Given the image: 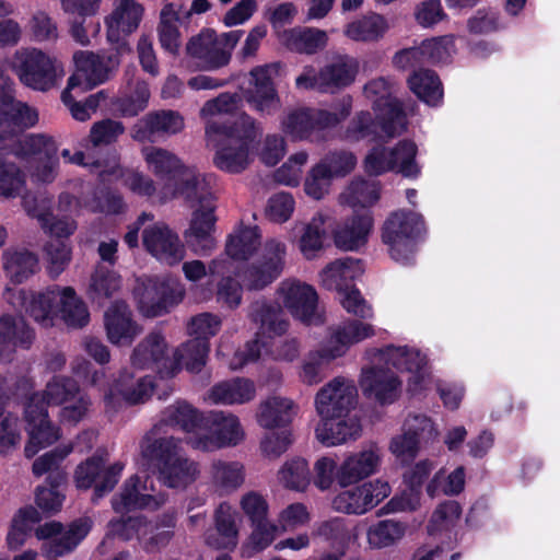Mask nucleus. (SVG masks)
I'll return each instance as SVG.
<instances>
[{
    "instance_id": "nucleus-6",
    "label": "nucleus",
    "mask_w": 560,
    "mask_h": 560,
    "mask_svg": "<svg viewBox=\"0 0 560 560\" xmlns=\"http://www.w3.org/2000/svg\"><path fill=\"white\" fill-rule=\"evenodd\" d=\"M352 98L343 97L334 112L303 107L291 112L283 121L284 131L295 140H319L318 133L335 128L351 114Z\"/></svg>"
},
{
    "instance_id": "nucleus-10",
    "label": "nucleus",
    "mask_w": 560,
    "mask_h": 560,
    "mask_svg": "<svg viewBox=\"0 0 560 560\" xmlns=\"http://www.w3.org/2000/svg\"><path fill=\"white\" fill-rule=\"evenodd\" d=\"M128 51H119L115 45V51L108 54H94L92 51H77L73 55L75 71L69 77L70 88H80L86 92L104 83L118 68L120 57Z\"/></svg>"
},
{
    "instance_id": "nucleus-51",
    "label": "nucleus",
    "mask_w": 560,
    "mask_h": 560,
    "mask_svg": "<svg viewBox=\"0 0 560 560\" xmlns=\"http://www.w3.org/2000/svg\"><path fill=\"white\" fill-rule=\"evenodd\" d=\"M387 22L383 15L371 13L350 22L345 34L355 42H376L387 31Z\"/></svg>"
},
{
    "instance_id": "nucleus-26",
    "label": "nucleus",
    "mask_w": 560,
    "mask_h": 560,
    "mask_svg": "<svg viewBox=\"0 0 560 560\" xmlns=\"http://www.w3.org/2000/svg\"><path fill=\"white\" fill-rule=\"evenodd\" d=\"M210 342L206 338H191L178 348L173 359L164 362L161 378H172L185 368L190 373H199L207 362Z\"/></svg>"
},
{
    "instance_id": "nucleus-54",
    "label": "nucleus",
    "mask_w": 560,
    "mask_h": 560,
    "mask_svg": "<svg viewBox=\"0 0 560 560\" xmlns=\"http://www.w3.org/2000/svg\"><path fill=\"white\" fill-rule=\"evenodd\" d=\"M386 363L401 372L417 373L423 371L427 359L419 350L389 345L383 350Z\"/></svg>"
},
{
    "instance_id": "nucleus-15",
    "label": "nucleus",
    "mask_w": 560,
    "mask_h": 560,
    "mask_svg": "<svg viewBox=\"0 0 560 560\" xmlns=\"http://www.w3.org/2000/svg\"><path fill=\"white\" fill-rule=\"evenodd\" d=\"M244 436L236 416L222 411L208 413L207 427L202 434L192 441V446L201 451H213L238 444Z\"/></svg>"
},
{
    "instance_id": "nucleus-18",
    "label": "nucleus",
    "mask_w": 560,
    "mask_h": 560,
    "mask_svg": "<svg viewBox=\"0 0 560 560\" xmlns=\"http://www.w3.org/2000/svg\"><path fill=\"white\" fill-rule=\"evenodd\" d=\"M186 54L200 71H215L230 63V52L222 49L219 35L212 28H203L190 37Z\"/></svg>"
},
{
    "instance_id": "nucleus-56",
    "label": "nucleus",
    "mask_w": 560,
    "mask_h": 560,
    "mask_svg": "<svg viewBox=\"0 0 560 560\" xmlns=\"http://www.w3.org/2000/svg\"><path fill=\"white\" fill-rule=\"evenodd\" d=\"M91 527L89 518L73 521L67 532L50 541V551L55 556H63L72 551L88 536Z\"/></svg>"
},
{
    "instance_id": "nucleus-16",
    "label": "nucleus",
    "mask_w": 560,
    "mask_h": 560,
    "mask_svg": "<svg viewBox=\"0 0 560 560\" xmlns=\"http://www.w3.org/2000/svg\"><path fill=\"white\" fill-rule=\"evenodd\" d=\"M277 65L256 67L250 71V84L244 93L249 107L260 115H275L281 108V100L272 80Z\"/></svg>"
},
{
    "instance_id": "nucleus-23",
    "label": "nucleus",
    "mask_w": 560,
    "mask_h": 560,
    "mask_svg": "<svg viewBox=\"0 0 560 560\" xmlns=\"http://www.w3.org/2000/svg\"><path fill=\"white\" fill-rule=\"evenodd\" d=\"M360 387L368 399L384 406L398 399L401 381L390 369L371 366L362 371Z\"/></svg>"
},
{
    "instance_id": "nucleus-38",
    "label": "nucleus",
    "mask_w": 560,
    "mask_h": 560,
    "mask_svg": "<svg viewBox=\"0 0 560 560\" xmlns=\"http://www.w3.org/2000/svg\"><path fill=\"white\" fill-rule=\"evenodd\" d=\"M256 394L255 384L248 378L235 377L218 383L210 389V399L215 404L233 405L250 401Z\"/></svg>"
},
{
    "instance_id": "nucleus-49",
    "label": "nucleus",
    "mask_w": 560,
    "mask_h": 560,
    "mask_svg": "<svg viewBox=\"0 0 560 560\" xmlns=\"http://www.w3.org/2000/svg\"><path fill=\"white\" fill-rule=\"evenodd\" d=\"M0 337L3 342L30 349L35 339V331L24 317L4 314L0 317Z\"/></svg>"
},
{
    "instance_id": "nucleus-25",
    "label": "nucleus",
    "mask_w": 560,
    "mask_h": 560,
    "mask_svg": "<svg viewBox=\"0 0 560 560\" xmlns=\"http://www.w3.org/2000/svg\"><path fill=\"white\" fill-rule=\"evenodd\" d=\"M142 243L148 253L168 266L177 265L185 256L184 245L167 226H150L143 230Z\"/></svg>"
},
{
    "instance_id": "nucleus-50",
    "label": "nucleus",
    "mask_w": 560,
    "mask_h": 560,
    "mask_svg": "<svg viewBox=\"0 0 560 560\" xmlns=\"http://www.w3.org/2000/svg\"><path fill=\"white\" fill-rule=\"evenodd\" d=\"M261 244L259 228H242L236 234L231 235L225 245V253L234 260H247Z\"/></svg>"
},
{
    "instance_id": "nucleus-34",
    "label": "nucleus",
    "mask_w": 560,
    "mask_h": 560,
    "mask_svg": "<svg viewBox=\"0 0 560 560\" xmlns=\"http://www.w3.org/2000/svg\"><path fill=\"white\" fill-rule=\"evenodd\" d=\"M208 413H203L186 401H176L162 412L161 424L178 427L187 433L202 434L207 427Z\"/></svg>"
},
{
    "instance_id": "nucleus-29",
    "label": "nucleus",
    "mask_w": 560,
    "mask_h": 560,
    "mask_svg": "<svg viewBox=\"0 0 560 560\" xmlns=\"http://www.w3.org/2000/svg\"><path fill=\"white\" fill-rule=\"evenodd\" d=\"M364 272L361 259L343 257L328 264L320 272L323 287L341 292L354 287V281Z\"/></svg>"
},
{
    "instance_id": "nucleus-8",
    "label": "nucleus",
    "mask_w": 560,
    "mask_h": 560,
    "mask_svg": "<svg viewBox=\"0 0 560 560\" xmlns=\"http://www.w3.org/2000/svg\"><path fill=\"white\" fill-rule=\"evenodd\" d=\"M211 182L212 177H209L198 185L192 196L184 197L186 201L198 202V207L192 211L185 237L194 250L202 256L208 255L214 247V238L211 233L215 229L217 217L214 211L217 206Z\"/></svg>"
},
{
    "instance_id": "nucleus-37",
    "label": "nucleus",
    "mask_w": 560,
    "mask_h": 560,
    "mask_svg": "<svg viewBox=\"0 0 560 560\" xmlns=\"http://www.w3.org/2000/svg\"><path fill=\"white\" fill-rule=\"evenodd\" d=\"M140 477L132 475L122 485L121 491L115 494L112 500V508L116 513H128L147 508H156L158 502L151 494L140 492Z\"/></svg>"
},
{
    "instance_id": "nucleus-59",
    "label": "nucleus",
    "mask_w": 560,
    "mask_h": 560,
    "mask_svg": "<svg viewBox=\"0 0 560 560\" xmlns=\"http://www.w3.org/2000/svg\"><path fill=\"white\" fill-rule=\"evenodd\" d=\"M324 224L325 219L323 214L317 213L304 228L300 238V249L307 259H312L323 248L326 236Z\"/></svg>"
},
{
    "instance_id": "nucleus-39",
    "label": "nucleus",
    "mask_w": 560,
    "mask_h": 560,
    "mask_svg": "<svg viewBox=\"0 0 560 560\" xmlns=\"http://www.w3.org/2000/svg\"><path fill=\"white\" fill-rule=\"evenodd\" d=\"M215 534H208L206 542L214 549H233L237 544V528L231 508L221 503L214 512Z\"/></svg>"
},
{
    "instance_id": "nucleus-43",
    "label": "nucleus",
    "mask_w": 560,
    "mask_h": 560,
    "mask_svg": "<svg viewBox=\"0 0 560 560\" xmlns=\"http://www.w3.org/2000/svg\"><path fill=\"white\" fill-rule=\"evenodd\" d=\"M293 401L282 397H269L260 405L258 423L266 429L285 428L293 419Z\"/></svg>"
},
{
    "instance_id": "nucleus-13",
    "label": "nucleus",
    "mask_w": 560,
    "mask_h": 560,
    "mask_svg": "<svg viewBox=\"0 0 560 560\" xmlns=\"http://www.w3.org/2000/svg\"><path fill=\"white\" fill-rule=\"evenodd\" d=\"M139 310L147 317H158L182 302L184 292L178 285L162 277H149L133 289Z\"/></svg>"
},
{
    "instance_id": "nucleus-40",
    "label": "nucleus",
    "mask_w": 560,
    "mask_h": 560,
    "mask_svg": "<svg viewBox=\"0 0 560 560\" xmlns=\"http://www.w3.org/2000/svg\"><path fill=\"white\" fill-rule=\"evenodd\" d=\"M2 260L5 275L15 284L23 283L38 270V258L28 249H5Z\"/></svg>"
},
{
    "instance_id": "nucleus-5",
    "label": "nucleus",
    "mask_w": 560,
    "mask_h": 560,
    "mask_svg": "<svg viewBox=\"0 0 560 560\" xmlns=\"http://www.w3.org/2000/svg\"><path fill=\"white\" fill-rule=\"evenodd\" d=\"M425 234L420 213L400 209L392 212L382 226V242L388 246L390 257L402 265H411L417 245Z\"/></svg>"
},
{
    "instance_id": "nucleus-63",
    "label": "nucleus",
    "mask_w": 560,
    "mask_h": 560,
    "mask_svg": "<svg viewBox=\"0 0 560 560\" xmlns=\"http://www.w3.org/2000/svg\"><path fill=\"white\" fill-rule=\"evenodd\" d=\"M25 185V176L21 168L8 162L0 153V195L14 197Z\"/></svg>"
},
{
    "instance_id": "nucleus-22",
    "label": "nucleus",
    "mask_w": 560,
    "mask_h": 560,
    "mask_svg": "<svg viewBox=\"0 0 560 560\" xmlns=\"http://www.w3.org/2000/svg\"><path fill=\"white\" fill-rule=\"evenodd\" d=\"M373 226L374 218L371 210H354L334 229V243L339 249L357 252L366 245Z\"/></svg>"
},
{
    "instance_id": "nucleus-42",
    "label": "nucleus",
    "mask_w": 560,
    "mask_h": 560,
    "mask_svg": "<svg viewBox=\"0 0 560 560\" xmlns=\"http://www.w3.org/2000/svg\"><path fill=\"white\" fill-rule=\"evenodd\" d=\"M383 132V119H378L369 110L358 112L346 127L342 139L350 143L362 140L377 141Z\"/></svg>"
},
{
    "instance_id": "nucleus-44",
    "label": "nucleus",
    "mask_w": 560,
    "mask_h": 560,
    "mask_svg": "<svg viewBox=\"0 0 560 560\" xmlns=\"http://www.w3.org/2000/svg\"><path fill=\"white\" fill-rule=\"evenodd\" d=\"M374 336V328L371 324L351 319L338 327L329 339L328 343L335 349L332 357H342L348 348L369 337Z\"/></svg>"
},
{
    "instance_id": "nucleus-1",
    "label": "nucleus",
    "mask_w": 560,
    "mask_h": 560,
    "mask_svg": "<svg viewBox=\"0 0 560 560\" xmlns=\"http://www.w3.org/2000/svg\"><path fill=\"white\" fill-rule=\"evenodd\" d=\"M83 392L78 382L65 375H55L44 390L33 393L24 406L25 430L28 441L24 447L25 457H34L42 448L60 439V429L50 420L48 407L71 402Z\"/></svg>"
},
{
    "instance_id": "nucleus-60",
    "label": "nucleus",
    "mask_w": 560,
    "mask_h": 560,
    "mask_svg": "<svg viewBox=\"0 0 560 560\" xmlns=\"http://www.w3.org/2000/svg\"><path fill=\"white\" fill-rule=\"evenodd\" d=\"M405 534V526L393 520L380 521L368 532L369 544L374 548H384L393 545Z\"/></svg>"
},
{
    "instance_id": "nucleus-12",
    "label": "nucleus",
    "mask_w": 560,
    "mask_h": 560,
    "mask_svg": "<svg viewBox=\"0 0 560 560\" xmlns=\"http://www.w3.org/2000/svg\"><path fill=\"white\" fill-rule=\"evenodd\" d=\"M365 96L372 101V107L378 119H383V133L393 138L407 129V118L402 104L392 95V85L385 78H377L364 85Z\"/></svg>"
},
{
    "instance_id": "nucleus-7",
    "label": "nucleus",
    "mask_w": 560,
    "mask_h": 560,
    "mask_svg": "<svg viewBox=\"0 0 560 560\" xmlns=\"http://www.w3.org/2000/svg\"><path fill=\"white\" fill-rule=\"evenodd\" d=\"M144 160L154 175L174 186V195L190 197L199 184L211 177L201 175L195 167L186 166L172 152L156 147L143 149Z\"/></svg>"
},
{
    "instance_id": "nucleus-52",
    "label": "nucleus",
    "mask_w": 560,
    "mask_h": 560,
    "mask_svg": "<svg viewBox=\"0 0 560 560\" xmlns=\"http://www.w3.org/2000/svg\"><path fill=\"white\" fill-rule=\"evenodd\" d=\"M82 93L80 88H70L69 82L61 93L62 103L69 108L72 117L79 121L88 120L91 114L96 112L101 101L106 98L105 92L98 91L97 93L90 94L84 101H77L75 97Z\"/></svg>"
},
{
    "instance_id": "nucleus-45",
    "label": "nucleus",
    "mask_w": 560,
    "mask_h": 560,
    "mask_svg": "<svg viewBox=\"0 0 560 560\" xmlns=\"http://www.w3.org/2000/svg\"><path fill=\"white\" fill-rule=\"evenodd\" d=\"M335 349L327 343L319 350L311 351L304 359L300 377L303 383L314 385L320 383L327 375L331 362L338 357H332Z\"/></svg>"
},
{
    "instance_id": "nucleus-30",
    "label": "nucleus",
    "mask_w": 560,
    "mask_h": 560,
    "mask_svg": "<svg viewBox=\"0 0 560 560\" xmlns=\"http://www.w3.org/2000/svg\"><path fill=\"white\" fill-rule=\"evenodd\" d=\"M312 535L341 555H346L351 540L357 538L355 526L341 516L317 522Z\"/></svg>"
},
{
    "instance_id": "nucleus-61",
    "label": "nucleus",
    "mask_w": 560,
    "mask_h": 560,
    "mask_svg": "<svg viewBox=\"0 0 560 560\" xmlns=\"http://www.w3.org/2000/svg\"><path fill=\"white\" fill-rule=\"evenodd\" d=\"M404 430L408 432L421 447H427L439 435L431 418L424 415L409 416L404 422Z\"/></svg>"
},
{
    "instance_id": "nucleus-14",
    "label": "nucleus",
    "mask_w": 560,
    "mask_h": 560,
    "mask_svg": "<svg viewBox=\"0 0 560 560\" xmlns=\"http://www.w3.org/2000/svg\"><path fill=\"white\" fill-rule=\"evenodd\" d=\"M124 465L115 463L105 468V460L101 456H92L81 463L74 471L78 489L88 490L94 486L92 502L96 504L107 493L112 492L118 483Z\"/></svg>"
},
{
    "instance_id": "nucleus-62",
    "label": "nucleus",
    "mask_w": 560,
    "mask_h": 560,
    "mask_svg": "<svg viewBox=\"0 0 560 560\" xmlns=\"http://www.w3.org/2000/svg\"><path fill=\"white\" fill-rule=\"evenodd\" d=\"M48 261V272L51 278H57L68 266L71 259V248L65 240L51 238L44 246Z\"/></svg>"
},
{
    "instance_id": "nucleus-41",
    "label": "nucleus",
    "mask_w": 560,
    "mask_h": 560,
    "mask_svg": "<svg viewBox=\"0 0 560 560\" xmlns=\"http://www.w3.org/2000/svg\"><path fill=\"white\" fill-rule=\"evenodd\" d=\"M408 86L420 101L430 106H436L443 98L442 82L431 69L413 71L408 78Z\"/></svg>"
},
{
    "instance_id": "nucleus-20",
    "label": "nucleus",
    "mask_w": 560,
    "mask_h": 560,
    "mask_svg": "<svg viewBox=\"0 0 560 560\" xmlns=\"http://www.w3.org/2000/svg\"><path fill=\"white\" fill-rule=\"evenodd\" d=\"M358 390L354 385L335 377L316 395L315 406L320 417L346 418L357 405Z\"/></svg>"
},
{
    "instance_id": "nucleus-31",
    "label": "nucleus",
    "mask_w": 560,
    "mask_h": 560,
    "mask_svg": "<svg viewBox=\"0 0 560 560\" xmlns=\"http://www.w3.org/2000/svg\"><path fill=\"white\" fill-rule=\"evenodd\" d=\"M248 318L259 326V334L269 338L282 336L289 328V323L282 317V308L276 302L257 300L248 307Z\"/></svg>"
},
{
    "instance_id": "nucleus-36",
    "label": "nucleus",
    "mask_w": 560,
    "mask_h": 560,
    "mask_svg": "<svg viewBox=\"0 0 560 560\" xmlns=\"http://www.w3.org/2000/svg\"><path fill=\"white\" fill-rule=\"evenodd\" d=\"M362 431L357 419L322 417V423L316 428L317 439L326 446H335L355 440Z\"/></svg>"
},
{
    "instance_id": "nucleus-11",
    "label": "nucleus",
    "mask_w": 560,
    "mask_h": 560,
    "mask_svg": "<svg viewBox=\"0 0 560 560\" xmlns=\"http://www.w3.org/2000/svg\"><path fill=\"white\" fill-rule=\"evenodd\" d=\"M287 246L277 240L265 243L258 259L245 265L238 277L248 291H260L276 281L283 271Z\"/></svg>"
},
{
    "instance_id": "nucleus-19",
    "label": "nucleus",
    "mask_w": 560,
    "mask_h": 560,
    "mask_svg": "<svg viewBox=\"0 0 560 560\" xmlns=\"http://www.w3.org/2000/svg\"><path fill=\"white\" fill-rule=\"evenodd\" d=\"M283 304L291 315L306 325L324 324V316L317 312L318 295L316 290L300 281L283 283Z\"/></svg>"
},
{
    "instance_id": "nucleus-53",
    "label": "nucleus",
    "mask_w": 560,
    "mask_h": 560,
    "mask_svg": "<svg viewBox=\"0 0 560 560\" xmlns=\"http://www.w3.org/2000/svg\"><path fill=\"white\" fill-rule=\"evenodd\" d=\"M418 153L417 144L409 139H402L390 149V163L394 171L401 174L406 178L416 179L420 173V166L416 161Z\"/></svg>"
},
{
    "instance_id": "nucleus-17",
    "label": "nucleus",
    "mask_w": 560,
    "mask_h": 560,
    "mask_svg": "<svg viewBox=\"0 0 560 560\" xmlns=\"http://www.w3.org/2000/svg\"><path fill=\"white\" fill-rule=\"evenodd\" d=\"M388 482L376 480L365 482L338 493L332 500V509L345 514L361 515L376 506L390 494Z\"/></svg>"
},
{
    "instance_id": "nucleus-48",
    "label": "nucleus",
    "mask_w": 560,
    "mask_h": 560,
    "mask_svg": "<svg viewBox=\"0 0 560 560\" xmlns=\"http://www.w3.org/2000/svg\"><path fill=\"white\" fill-rule=\"evenodd\" d=\"M151 527L152 523L143 515L121 516L108 522L106 537L118 538L122 541L138 538L142 541Z\"/></svg>"
},
{
    "instance_id": "nucleus-46",
    "label": "nucleus",
    "mask_w": 560,
    "mask_h": 560,
    "mask_svg": "<svg viewBox=\"0 0 560 560\" xmlns=\"http://www.w3.org/2000/svg\"><path fill=\"white\" fill-rule=\"evenodd\" d=\"M56 142L45 135H27L19 139L12 149L13 154L20 160L31 162L51 156L57 153Z\"/></svg>"
},
{
    "instance_id": "nucleus-57",
    "label": "nucleus",
    "mask_w": 560,
    "mask_h": 560,
    "mask_svg": "<svg viewBox=\"0 0 560 560\" xmlns=\"http://www.w3.org/2000/svg\"><path fill=\"white\" fill-rule=\"evenodd\" d=\"M211 476L213 485L225 491L235 490L244 481L243 466L236 462H213Z\"/></svg>"
},
{
    "instance_id": "nucleus-32",
    "label": "nucleus",
    "mask_w": 560,
    "mask_h": 560,
    "mask_svg": "<svg viewBox=\"0 0 560 560\" xmlns=\"http://www.w3.org/2000/svg\"><path fill=\"white\" fill-rule=\"evenodd\" d=\"M166 342L161 332L152 331L132 351L131 364L137 369H156L158 373L165 370Z\"/></svg>"
},
{
    "instance_id": "nucleus-33",
    "label": "nucleus",
    "mask_w": 560,
    "mask_h": 560,
    "mask_svg": "<svg viewBox=\"0 0 560 560\" xmlns=\"http://www.w3.org/2000/svg\"><path fill=\"white\" fill-rule=\"evenodd\" d=\"M152 389L153 386L150 381H147L145 377L135 381L133 372L125 368L119 371L118 376L109 385V388L105 390V399L110 400L116 396H120L127 402L136 405L149 397Z\"/></svg>"
},
{
    "instance_id": "nucleus-64",
    "label": "nucleus",
    "mask_w": 560,
    "mask_h": 560,
    "mask_svg": "<svg viewBox=\"0 0 560 560\" xmlns=\"http://www.w3.org/2000/svg\"><path fill=\"white\" fill-rule=\"evenodd\" d=\"M121 278L115 271H98L92 277L91 298L102 304L120 289Z\"/></svg>"
},
{
    "instance_id": "nucleus-9",
    "label": "nucleus",
    "mask_w": 560,
    "mask_h": 560,
    "mask_svg": "<svg viewBox=\"0 0 560 560\" xmlns=\"http://www.w3.org/2000/svg\"><path fill=\"white\" fill-rule=\"evenodd\" d=\"M14 69L21 83L39 92H47L55 88L63 73L61 65L55 57L37 48L16 51Z\"/></svg>"
},
{
    "instance_id": "nucleus-35",
    "label": "nucleus",
    "mask_w": 560,
    "mask_h": 560,
    "mask_svg": "<svg viewBox=\"0 0 560 560\" xmlns=\"http://www.w3.org/2000/svg\"><path fill=\"white\" fill-rule=\"evenodd\" d=\"M380 463L378 455L372 451H361L348 456L336 472L341 487L357 483L375 472Z\"/></svg>"
},
{
    "instance_id": "nucleus-58",
    "label": "nucleus",
    "mask_w": 560,
    "mask_h": 560,
    "mask_svg": "<svg viewBox=\"0 0 560 560\" xmlns=\"http://www.w3.org/2000/svg\"><path fill=\"white\" fill-rule=\"evenodd\" d=\"M125 126L121 121L112 118H105L95 121L90 129L86 142L93 148L110 145L124 135Z\"/></svg>"
},
{
    "instance_id": "nucleus-21",
    "label": "nucleus",
    "mask_w": 560,
    "mask_h": 560,
    "mask_svg": "<svg viewBox=\"0 0 560 560\" xmlns=\"http://www.w3.org/2000/svg\"><path fill=\"white\" fill-rule=\"evenodd\" d=\"M143 8L135 0H120L113 13L106 18L107 39L118 46L119 51H131L127 36L135 32L142 19Z\"/></svg>"
},
{
    "instance_id": "nucleus-3",
    "label": "nucleus",
    "mask_w": 560,
    "mask_h": 560,
    "mask_svg": "<svg viewBox=\"0 0 560 560\" xmlns=\"http://www.w3.org/2000/svg\"><path fill=\"white\" fill-rule=\"evenodd\" d=\"M20 299L26 313L44 326L51 325L52 316L58 313L68 326L82 328L89 324V310L71 287L60 291L56 285L44 292L32 293L28 302L26 292L21 290Z\"/></svg>"
},
{
    "instance_id": "nucleus-47",
    "label": "nucleus",
    "mask_w": 560,
    "mask_h": 560,
    "mask_svg": "<svg viewBox=\"0 0 560 560\" xmlns=\"http://www.w3.org/2000/svg\"><path fill=\"white\" fill-rule=\"evenodd\" d=\"M381 196V186L376 180L354 178L341 195L342 202L351 208L360 207L361 210H369L376 203Z\"/></svg>"
},
{
    "instance_id": "nucleus-2",
    "label": "nucleus",
    "mask_w": 560,
    "mask_h": 560,
    "mask_svg": "<svg viewBox=\"0 0 560 560\" xmlns=\"http://www.w3.org/2000/svg\"><path fill=\"white\" fill-rule=\"evenodd\" d=\"M207 133L222 137L220 148L213 158V163L219 170L238 174L247 167L249 148L258 135L253 117L242 113L223 121H213L208 125Z\"/></svg>"
},
{
    "instance_id": "nucleus-24",
    "label": "nucleus",
    "mask_w": 560,
    "mask_h": 560,
    "mask_svg": "<svg viewBox=\"0 0 560 560\" xmlns=\"http://www.w3.org/2000/svg\"><path fill=\"white\" fill-rule=\"evenodd\" d=\"M184 117L173 109L149 112L131 128V138L140 143L152 142L155 135H176L184 129Z\"/></svg>"
},
{
    "instance_id": "nucleus-27",
    "label": "nucleus",
    "mask_w": 560,
    "mask_h": 560,
    "mask_svg": "<svg viewBox=\"0 0 560 560\" xmlns=\"http://www.w3.org/2000/svg\"><path fill=\"white\" fill-rule=\"evenodd\" d=\"M104 325L107 338L114 345L129 346L141 331L132 318L128 304L122 300H116L107 308Z\"/></svg>"
},
{
    "instance_id": "nucleus-28",
    "label": "nucleus",
    "mask_w": 560,
    "mask_h": 560,
    "mask_svg": "<svg viewBox=\"0 0 560 560\" xmlns=\"http://www.w3.org/2000/svg\"><path fill=\"white\" fill-rule=\"evenodd\" d=\"M279 38L281 44L291 52L307 56L325 49L329 39L324 30L312 26H294L284 30Z\"/></svg>"
},
{
    "instance_id": "nucleus-4",
    "label": "nucleus",
    "mask_w": 560,
    "mask_h": 560,
    "mask_svg": "<svg viewBox=\"0 0 560 560\" xmlns=\"http://www.w3.org/2000/svg\"><path fill=\"white\" fill-rule=\"evenodd\" d=\"M153 431L142 441V455L156 466L163 483L173 489L186 488L198 475V464L180 453V441L173 438H152Z\"/></svg>"
},
{
    "instance_id": "nucleus-55",
    "label": "nucleus",
    "mask_w": 560,
    "mask_h": 560,
    "mask_svg": "<svg viewBox=\"0 0 560 560\" xmlns=\"http://www.w3.org/2000/svg\"><path fill=\"white\" fill-rule=\"evenodd\" d=\"M357 68L340 60L320 69L322 84L325 93H335L349 86L355 79Z\"/></svg>"
}]
</instances>
